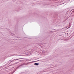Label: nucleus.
<instances>
[{"label":"nucleus","instance_id":"1","mask_svg":"<svg viewBox=\"0 0 74 74\" xmlns=\"http://www.w3.org/2000/svg\"><path fill=\"white\" fill-rule=\"evenodd\" d=\"M38 64H39L38 63H35L34 64V65H35V66H38Z\"/></svg>","mask_w":74,"mask_h":74},{"label":"nucleus","instance_id":"2","mask_svg":"<svg viewBox=\"0 0 74 74\" xmlns=\"http://www.w3.org/2000/svg\"><path fill=\"white\" fill-rule=\"evenodd\" d=\"M38 61H39V60H38Z\"/></svg>","mask_w":74,"mask_h":74}]
</instances>
